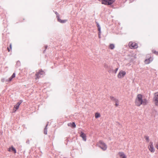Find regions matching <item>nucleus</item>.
I'll return each mask as SVG.
<instances>
[{
	"instance_id": "1",
	"label": "nucleus",
	"mask_w": 158,
	"mask_h": 158,
	"mask_svg": "<svg viewBox=\"0 0 158 158\" xmlns=\"http://www.w3.org/2000/svg\"><path fill=\"white\" fill-rule=\"evenodd\" d=\"M148 102L145 98H143L142 96L140 94H138L137 97L135 101V104L138 106H139L141 105L143 106L147 105Z\"/></svg>"
},
{
	"instance_id": "2",
	"label": "nucleus",
	"mask_w": 158,
	"mask_h": 158,
	"mask_svg": "<svg viewBox=\"0 0 158 158\" xmlns=\"http://www.w3.org/2000/svg\"><path fill=\"white\" fill-rule=\"evenodd\" d=\"M115 1V0H102V4L105 5H110Z\"/></svg>"
},
{
	"instance_id": "3",
	"label": "nucleus",
	"mask_w": 158,
	"mask_h": 158,
	"mask_svg": "<svg viewBox=\"0 0 158 158\" xmlns=\"http://www.w3.org/2000/svg\"><path fill=\"white\" fill-rule=\"evenodd\" d=\"M100 145L99 146L103 150H105L107 148V146L106 144L102 141L99 142Z\"/></svg>"
},
{
	"instance_id": "4",
	"label": "nucleus",
	"mask_w": 158,
	"mask_h": 158,
	"mask_svg": "<svg viewBox=\"0 0 158 158\" xmlns=\"http://www.w3.org/2000/svg\"><path fill=\"white\" fill-rule=\"evenodd\" d=\"M126 73L125 71L121 70L118 75V78H123L126 75Z\"/></svg>"
},
{
	"instance_id": "5",
	"label": "nucleus",
	"mask_w": 158,
	"mask_h": 158,
	"mask_svg": "<svg viewBox=\"0 0 158 158\" xmlns=\"http://www.w3.org/2000/svg\"><path fill=\"white\" fill-rule=\"evenodd\" d=\"M129 45L131 48H136L138 47L137 44L135 43L130 42Z\"/></svg>"
},
{
	"instance_id": "6",
	"label": "nucleus",
	"mask_w": 158,
	"mask_h": 158,
	"mask_svg": "<svg viewBox=\"0 0 158 158\" xmlns=\"http://www.w3.org/2000/svg\"><path fill=\"white\" fill-rule=\"evenodd\" d=\"M148 149L151 152H154L155 149L153 147V143L152 142H150L148 146Z\"/></svg>"
},
{
	"instance_id": "7",
	"label": "nucleus",
	"mask_w": 158,
	"mask_h": 158,
	"mask_svg": "<svg viewBox=\"0 0 158 158\" xmlns=\"http://www.w3.org/2000/svg\"><path fill=\"white\" fill-rule=\"evenodd\" d=\"M153 101L156 105H158V93L155 94L153 98Z\"/></svg>"
},
{
	"instance_id": "8",
	"label": "nucleus",
	"mask_w": 158,
	"mask_h": 158,
	"mask_svg": "<svg viewBox=\"0 0 158 158\" xmlns=\"http://www.w3.org/2000/svg\"><path fill=\"white\" fill-rule=\"evenodd\" d=\"M56 15H57L56 17H57V20L59 22H60V23H65L67 21V20H61V19H60L59 18V16L57 15V13L56 12Z\"/></svg>"
},
{
	"instance_id": "9",
	"label": "nucleus",
	"mask_w": 158,
	"mask_h": 158,
	"mask_svg": "<svg viewBox=\"0 0 158 158\" xmlns=\"http://www.w3.org/2000/svg\"><path fill=\"white\" fill-rule=\"evenodd\" d=\"M21 102H18L15 106L13 110H14V112H15L16 110L18 109L19 106L21 103Z\"/></svg>"
},
{
	"instance_id": "10",
	"label": "nucleus",
	"mask_w": 158,
	"mask_h": 158,
	"mask_svg": "<svg viewBox=\"0 0 158 158\" xmlns=\"http://www.w3.org/2000/svg\"><path fill=\"white\" fill-rule=\"evenodd\" d=\"M80 136L82 138L83 140L85 141L86 140V135L82 132H81Z\"/></svg>"
},
{
	"instance_id": "11",
	"label": "nucleus",
	"mask_w": 158,
	"mask_h": 158,
	"mask_svg": "<svg viewBox=\"0 0 158 158\" xmlns=\"http://www.w3.org/2000/svg\"><path fill=\"white\" fill-rule=\"evenodd\" d=\"M119 155L121 158H127L126 156L123 152H120Z\"/></svg>"
},
{
	"instance_id": "12",
	"label": "nucleus",
	"mask_w": 158,
	"mask_h": 158,
	"mask_svg": "<svg viewBox=\"0 0 158 158\" xmlns=\"http://www.w3.org/2000/svg\"><path fill=\"white\" fill-rule=\"evenodd\" d=\"M68 125L69 126L72 127H76V125L73 122L72 123H68Z\"/></svg>"
},
{
	"instance_id": "13",
	"label": "nucleus",
	"mask_w": 158,
	"mask_h": 158,
	"mask_svg": "<svg viewBox=\"0 0 158 158\" xmlns=\"http://www.w3.org/2000/svg\"><path fill=\"white\" fill-rule=\"evenodd\" d=\"M44 73V72H43V71H40L39 73L38 74H36V76L37 77V78H39V77H38V76H39V75H43V74Z\"/></svg>"
},
{
	"instance_id": "14",
	"label": "nucleus",
	"mask_w": 158,
	"mask_h": 158,
	"mask_svg": "<svg viewBox=\"0 0 158 158\" xmlns=\"http://www.w3.org/2000/svg\"><path fill=\"white\" fill-rule=\"evenodd\" d=\"M8 151H13L15 153L16 152V150L13 147H12L10 148H9Z\"/></svg>"
},
{
	"instance_id": "15",
	"label": "nucleus",
	"mask_w": 158,
	"mask_h": 158,
	"mask_svg": "<svg viewBox=\"0 0 158 158\" xmlns=\"http://www.w3.org/2000/svg\"><path fill=\"white\" fill-rule=\"evenodd\" d=\"M114 102L115 103V105L116 106H118L119 100L118 99H116V100H115V101Z\"/></svg>"
},
{
	"instance_id": "16",
	"label": "nucleus",
	"mask_w": 158,
	"mask_h": 158,
	"mask_svg": "<svg viewBox=\"0 0 158 158\" xmlns=\"http://www.w3.org/2000/svg\"><path fill=\"white\" fill-rule=\"evenodd\" d=\"M115 47V46L114 44H110L109 48L110 49H113Z\"/></svg>"
},
{
	"instance_id": "17",
	"label": "nucleus",
	"mask_w": 158,
	"mask_h": 158,
	"mask_svg": "<svg viewBox=\"0 0 158 158\" xmlns=\"http://www.w3.org/2000/svg\"><path fill=\"white\" fill-rule=\"evenodd\" d=\"M95 117L96 118H98L100 117V115L99 113H97L95 114Z\"/></svg>"
},
{
	"instance_id": "18",
	"label": "nucleus",
	"mask_w": 158,
	"mask_h": 158,
	"mask_svg": "<svg viewBox=\"0 0 158 158\" xmlns=\"http://www.w3.org/2000/svg\"><path fill=\"white\" fill-rule=\"evenodd\" d=\"M150 62L149 59H146L145 61V63L146 64H148Z\"/></svg>"
},
{
	"instance_id": "19",
	"label": "nucleus",
	"mask_w": 158,
	"mask_h": 158,
	"mask_svg": "<svg viewBox=\"0 0 158 158\" xmlns=\"http://www.w3.org/2000/svg\"><path fill=\"white\" fill-rule=\"evenodd\" d=\"M47 125H46V126L44 129V133L46 135H47V128H46V127H47Z\"/></svg>"
},
{
	"instance_id": "20",
	"label": "nucleus",
	"mask_w": 158,
	"mask_h": 158,
	"mask_svg": "<svg viewBox=\"0 0 158 158\" xmlns=\"http://www.w3.org/2000/svg\"><path fill=\"white\" fill-rule=\"evenodd\" d=\"M110 98L113 101H115V100H116L117 98H115L114 97H111Z\"/></svg>"
},
{
	"instance_id": "21",
	"label": "nucleus",
	"mask_w": 158,
	"mask_h": 158,
	"mask_svg": "<svg viewBox=\"0 0 158 158\" xmlns=\"http://www.w3.org/2000/svg\"><path fill=\"white\" fill-rule=\"evenodd\" d=\"M13 78L11 76L9 79V80H6V81H11L12 79Z\"/></svg>"
},
{
	"instance_id": "22",
	"label": "nucleus",
	"mask_w": 158,
	"mask_h": 158,
	"mask_svg": "<svg viewBox=\"0 0 158 158\" xmlns=\"http://www.w3.org/2000/svg\"><path fill=\"white\" fill-rule=\"evenodd\" d=\"M145 139H146V140L148 142V141H149V138H148V136H146V137H145Z\"/></svg>"
},
{
	"instance_id": "23",
	"label": "nucleus",
	"mask_w": 158,
	"mask_h": 158,
	"mask_svg": "<svg viewBox=\"0 0 158 158\" xmlns=\"http://www.w3.org/2000/svg\"><path fill=\"white\" fill-rule=\"evenodd\" d=\"M13 78H14L15 77V73H14L13 75H12V76H11Z\"/></svg>"
},
{
	"instance_id": "24",
	"label": "nucleus",
	"mask_w": 158,
	"mask_h": 158,
	"mask_svg": "<svg viewBox=\"0 0 158 158\" xmlns=\"http://www.w3.org/2000/svg\"><path fill=\"white\" fill-rule=\"evenodd\" d=\"M98 31H99V33H101V27H98Z\"/></svg>"
},
{
	"instance_id": "25",
	"label": "nucleus",
	"mask_w": 158,
	"mask_h": 158,
	"mask_svg": "<svg viewBox=\"0 0 158 158\" xmlns=\"http://www.w3.org/2000/svg\"><path fill=\"white\" fill-rule=\"evenodd\" d=\"M156 147L158 150V143H157L156 145Z\"/></svg>"
},
{
	"instance_id": "26",
	"label": "nucleus",
	"mask_w": 158,
	"mask_h": 158,
	"mask_svg": "<svg viewBox=\"0 0 158 158\" xmlns=\"http://www.w3.org/2000/svg\"><path fill=\"white\" fill-rule=\"evenodd\" d=\"M154 53H155L157 55H158V52H156V51H155L153 52Z\"/></svg>"
},
{
	"instance_id": "27",
	"label": "nucleus",
	"mask_w": 158,
	"mask_h": 158,
	"mask_svg": "<svg viewBox=\"0 0 158 158\" xmlns=\"http://www.w3.org/2000/svg\"><path fill=\"white\" fill-rule=\"evenodd\" d=\"M97 27H98V28L100 27L98 23L97 24Z\"/></svg>"
},
{
	"instance_id": "28",
	"label": "nucleus",
	"mask_w": 158,
	"mask_h": 158,
	"mask_svg": "<svg viewBox=\"0 0 158 158\" xmlns=\"http://www.w3.org/2000/svg\"><path fill=\"white\" fill-rule=\"evenodd\" d=\"M1 81L2 82H4V79H2L1 80Z\"/></svg>"
},
{
	"instance_id": "29",
	"label": "nucleus",
	"mask_w": 158,
	"mask_h": 158,
	"mask_svg": "<svg viewBox=\"0 0 158 158\" xmlns=\"http://www.w3.org/2000/svg\"><path fill=\"white\" fill-rule=\"evenodd\" d=\"M118 70V68H116V69H115V73H116V72H117V71Z\"/></svg>"
},
{
	"instance_id": "30",
	"label": "nucleus",
	"mask_w": 158,
	"mask_h": 158,
	"mask_svg": "<svg viewBox=\"0 0 158 158\" xmlns=\"http://www.w3.org/2000/svg\"><path fill=\"white\" fill-rule=\"evenodd\" d=\"M10 49L12 48V45H11V44H10Z\"/></svg>"
},
{
	"instance_id": "31",
	"label": "nucleus",
	"mask_w": 158,
	"mask_h": 158,
	"mask_svg": "<svg viewBox=\"0 0 158 158\" xmlns=\"http://www.w3.org/2000/svg\"><path fill=\"white\" fill-rule=\"evenodd\" d=\"M100 34H101V33H99V38H100Z\"/></svg>"
},
{
	"instance_id": "32",
	"label": "nucleus",
	"mask_w": 158,
	"mask_h": 158,
	"mask_svg": "<svg viewBox=\"0 0 158 158\" xmlns=\"http://www.w3.org/2000/svg\"><path fill=\"white\" fill-rule=\"evenodd\" d=\"M7 49H8V51H9H9H10V50L8 48H7Z\"/></svg>"
},
{
	"instance_id": "33",
	"label": "nucleus",
	"mask_w": 158,
	"mask_h": 158,
	"mask_svg": "<svg viewBox=\"0 0 158 158\" xmlns=\"http://www.w3.org/2000/svg\"><path fill=\"white\" fill-rule=\"evenodd\" d=\"M99 1H100V0H99Z\"/></svg>"
}]
</instances>
